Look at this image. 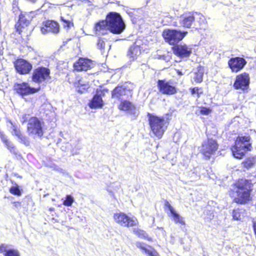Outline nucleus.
Wrapping results in <instances>:
<instances>
[{
	"label": "nucleus",
	"instance_id": "1",
	"mask_svg": "<svg viewBox=\"0 0 256 256\" xmlns=\"http://www.w3.org/2000/svg\"><path fill=\"white\" fill-rule=\"evenodd\" d=\"M148 117L151 132L158 139H160L169 125L172 115L168 113L162 116L148 113Z\"/></svg>",
	"mask_w": 256,
	"mask_h": 256
},
{
	"label": "nucleus",
	"instance_id": "2",
	"mask_svg": "<svg viewBox=\"0 0 256 256\" xmlns=\"http://www.w3.org/2000/svg\"><path fill=\"white\" fill-rule=\"evenodd\" d=\"M252 184L248 180L241 179L236 184L231 194L234 201L238 204H245L250 200Z\"/></svg>",
	"mask_w": 256,
	"mask_h": 256
},
{
	"label": "nucleus",
	"instance_id": "3",
	"mask_svg": "<svg viewBox=\"0 0 256 256\" xmlns=\"http://www.w3.org/2000/svg\"><path fill=\"white\" fill-rule=\"evenodd\" d=\"M110 32L114 34H120L125 29L126 25L121 17L118 13L110 12L106 16Z\"/></svg>",
	"mask_w": 256,
	"mask_h": 256
},
{
	"label": "nucleus",
	"instance_id": "4",
	"mask_svg": "<svg viewBox=\"0 0 256 256\" xmlns=\"http://www.w3.org/2000/svg\"><path fill=\"white\" fill-rule=\"evenodd\" d=\"M249 136H238L236 140L235 145L232 148L234 156L236 158H242L246 152L250 150Z\"/></svg>",
	"mask_w": 256,
	"mask_h": 256
},
{
	"label": "nucleus",
	"instance_id": "5",
	"mask_svg": "<svg viewBox=\"0 0 256 256\" xmlns=\"http://www.w3.org/2000/svg\"><path fill=\"white\" fill-rule=\"evenodd\" d=\"M186 34V32L166 29L162 32V36L166 42L171 45H174L182 40Z\"/></svg>",
	"mask_w": 256,
	"mask_h": 256
},
{
	"label": "nucleus",
	"instance_id": "6",
	"mask_svg": "<svg viewBox=\"0 0 256 256\" xmlns=\"http://www.w3.org/2000/svg\"><path fill=\"white\" fill-rule=\"evenodd\" d=\"M42 122L36 117H32L28 120V132L30 134L36 138H41L44 134Z\"/></svg>",
	"mask_w": 256,
	"mask_h": 256
},
{
	"label": "nucleus",
	"instance_id": "7",
	"mask_svg": "<svg viewBox=\"0 0 256 256\" xmlns=\"http://www.w3.org/2000/svg\"><path fill=\"white\" fill-rule=\"evenodd\" d=\"M218 146V144L215 140L208 139L203 142L200 152L206 158L209 159L217 151Z\"/></svg>",
	"mask_w": 256,
	"mask_h": 256
},
{
	"label": "nucleus",
	"instance_id": "8",
	"mask_svg": "<svg viewBox=\"0 0 256 256\" xmlns=\"http://www.w3.org/2000/svg\"><path fill=\"white\" fill-rule=\"evenodd\" d=\"M114 218L116 223L124 227L134 226H136L138 223L136 218L129 217L122 212L114 214Z\"/></svg>",
	"mask_w": 256,
	"mask_h": 256
},
{
	"label": "nucleus",
	"instance_id": "9",
	"mask_svg": "<svg viewBox=\"0 0 256 256\" xmlns=\"http://www.w3.org/2000/svg\"><path fill=\"white\" fill-rule=\"evenodd\" d=\"M158 87L160 92L162 94L172 95L176 92V84L171 80H158Z\"/></svg>",
	"mask_w": 256,
	"mask_h": 256
},
{
	"label": "nucleus",
	"instance_id": "10",
	"mask_svg": "<svg viewBox=\"0 0 256 256\" xmlns=\"http://www.w3.org/2000/svg\"><path fill=\"white\" fill-rule=\"evenodd\" d=\"M50 70L48 68L44 67H39L34 70L32 80L33 82L40 83L50 80Z\"/></svg>",
	"mask_w": 256,
	"mask_h": 256
},
{
	"label": "nucleus",
	"instance_id": "11",
	"mask_svg": "<svg viewBox=\"0 0 256 256\" xmlns=\"http://www.w3.org/2000/svg\"><path fill=\"white\" fill-rule=\"evenodd\" d=\"M250 78L249 74L246 72H243L236 76L234 87L236 90H246L250 84Z\"/></svg>",
	"mask_w": 256,
	"mask_h": 256
},
{
	"label": "nucleus",
	"instance_id": "12",
	"mask_svg": "<svg viewBox=\"0 0 256 256\" xmlns=\"http://www.w3.org/2000/svg\"><path fill=\"white\" fill-rule=\"evenodd\" d=\"M14 87L16 92L22 96L29 94L36 93L40 89V86L38 88H31L30 86L26 82L16 84H14Z\"/></svg>",
	"mask_w": 256,
	"mask_h": 256
},
{
	"label": "nucleus",
	"instance_id": "13",
	"mask_svg": "<svg viewBox=\"0 0 256 256\" xmlns=\"http://www.w3.org/2000/svg\"><path fill=\"white\" fill-rule=\"evenodd\" d=\"M246 61L242 58H232L228 61V65L234 72H238L241 70L246 64Z\"/></svg>",
	"mask_w": 256,
	"mask_h": 256
},
{
	"label": "nucleus",
	"instance_id": "14",
	"mask_svg": "<svg viewBox=\"0 0 256 256\" xmlns=\"http://www.w3.org/2000/svg\"><path fill=\"white\" fill-rule=\"evenodd\" d=\"M40 32L46 34L48 32L57 34L60 32L59 24L53 20H48L43 22L42 26L40 28Z\"/></svg>",
	"mask_w": 256,
	"mask_h": 256
},
{
	"label": "nucleus",
	"instance_id": "15",
	"mask_svg": "<svg viewBox=\"0 0 256 256\" xmlns=\"http://www.w3.org/2000/svg\"><path fill=\"white\" fill-rule=\"evenodd\" d=\"M14 66L18 72L22 74L29 73L32 69V64L24 59L16 60Z\"/></svg>",
	"mask_w": 256,
	"mask_h": 256
},
{
	"label": "nucleus",
	"instance_id": "16",
	"mask_svg": "<svg viewBox=\"0 0 256 256\" xmlns=\"http://www.w3.org/2000/svg\"><path fill=\"white\" fill-rule=\"evenodd\" d=\"M94 66V64L92 60L87 58H80L74 64V70L79 72L86 71L92 68Z\"/></svg>",
	"mask_w": 256,
	"mask_h": 256
},
{
	"label": "nucleus",
	"instance_id": "17",
	"mask_svg": "<svg viewBox=\"0 0 256 256\" xmlns=\"http://www.w3.org/2000/svg\"><path fill=\"white\" fill-rule=\"evenodd\" d=\"M174 53L180 58L188 57L192 54V48L186 44H178L173 48Z\"/></svg>",
	"mask_w": 256,
	"mask_h": 256
},
{
	"label": "nucleus",
	"instance_id": "18",
	"mask_svg": "<svg viewBox=\"0 0 256 256\" xmlns=\"http://www.w3.org/2000/svg\"><path fill=\"white\" fill-rule=\"evenodd\" d=\"M165 206L167 207L170 212V216H171L172 220L176 224H180L182 225L185 224V222L184 218L180 216L178 213L176 212L175 209L170 205V204L166 201L164 204Z\"/></svg>",
	"mask_w": 256,
	"mask_h": 256
},
{
	"label": "nucleus",
	"instance_id": "19",
	"mask_svg": "<svg viewBox=\"0 0 256 256\" xmlns=\"http://www.w3.org/2000/svg\"><path fill=\"white\" fill-rule=\"evenodd\" d=\"M195 18L193 14L186 13L179 18V22L184 28H190L192 24L194 22Z\"/></svg>",
	"mask_w": 256,
	"mask_h": 256
},
{
	"label": "nucleus",
	"instance_id": "20",
	"mask_svg": "<svg viewBox=\"0 0 256 256\" xmlns=\"http://www.w3.org/2000/svg\"><path fill=\"white\" fill-rule=\"evenodd\" d=\"M95 33L98 36L104 35L110 32L108 22L106 20H102L96 23L94 26Z\"/></svg>",
	"mask_w": 256,
	"mask_h": 256
},
{
	"label": "nucleus",
	"instance_id": "21",
	"mask_svg": "<svg viewBox=\"0 0 256 256\" xmlns=\"http://www.w3.org/2000/svg\"><path fill=\"white\" fill-rule=\"evenodd\" d=\"M136 247L140 248L142 251L148 256H160L158 252L152 246L142 242H136Z\"/></svg>",
	"mask_w": 256,
	"mask_h": 256
},
{
	"label": "nucleus",
	"instance_id": "22",
	"mask_svg": "<svg viewBox=\"0 0 256 256\" xmlns=\"http://www.w3.org/2000/svg\"><path fill=\"white\" fill-rule=\"evenodd\" d=\"M0 254L4 256H20L19 252L17 250L10 248V246L3 244L0 245Z\"/></svg>",
	"mask_w": 256,
	"mask_h": 256
},
{
	"label": "nucleus",
	"instance_id": "23",
	"mask_svg": "<svg viewBox=\"0 0 256 256\" xmlns=\"http://www.w3.org/2000/svg\"><path fill=\"white\" fill-rule=\"evenodd\" d=\"M130 91L124 86H118L112 92V97L121 98L126 96L130 95Z\"/></svg>",
	"mask_w": 256,
	"mask_h": 256
},
{
	"label": "nucleus",
	"instance_id": "24",
	"mask_svg": "<svg viewBox=\"0 0 256 256\" xmlns=\"http://www.w3.org/2000/svg\"><path fill=\"white\" fill-rule=\"evenodd\" d=\"M8 122L10 124V128L12 129V134L16 136L22 142L26 144L28 142L26 138L21 134L19 128L14 124L10 120Z\"/></svg>",
	"mask_w": 256,
	"mask_h": 256
},
{
	"label": "nucleus",
	"instance_id": "25",
	"mask_svg": "<svg viewBox=\"0 0 256 256\" xmlns=\"http://www.w3.org/2000/svg\"><path fill=\"white\" fill-rule=\"evenodd\" d=\"M118 108L120 110L130 111V112L134 110L136 107L131 102L128 100H124L120 104Z\"/></svg>",
	"mask_w": 256,
	"mask_h": 256
},
{
	"label": "nucleus",
	"instance_id": "26",
	"mask_svg": "<svg viewBox=\"0 0 256 256\" xmlns=\"http://www.w3.org/2000/svg\"><path fill=\"white\" fill-rule=\"evenodd\" d=\"M0 137L10 152L14 154H16L17 150L14 146L13 144L11 142L9 141L2 133H0Z\"/></svg>",
	"mask_w": 256,
	"mask_h": 256
},
{
	"label": "nucleus",
	"instance_id": "27",
	"mask_svg": "<svg viewBox=\"0 0 256 256\" xmlns=\"http://www.w3.org/2000/svg\"><path fill=\"white\" fill-rule=\"evenodd\" d=\"M102 105V100L101 96L98 94V92H97L96 94L94 96L90 104V106L91 108H100Z\"/></svg>",
	"mask_w": 256,
	"mask_h": 256
},
{
	"label": "nucleus",
	"instance_id": "28",
	"mask_svg": "<svg viewBox=\"0 0 256 256\" xmlns=\"http://www.w3.org/2000/svg\"><path fill=\"white\" fill-rule=\"evenodd\" d=\"M60 20L64 28L67 31L74 26L72 20L70 17L68 16H62Z\"/></svg>",
	"mask_w": 256,
	"mask_h": 256
},
{
	"label": "nucleus",
	"instance_id": "29",
	"mask_svg": "<svg viewBox=\"0 0 256 256\" xmlns=\"http://www.w3.org/2000/svg\"><path fill=\"white\" fill-rule=\"evenodd\" d=\"M140 54V46L136 45L131 46L128 50V56L133 60L137 58Z\"/></svg>",
	"mask_w": 256,
	"mask_h": 256
},
{
	"label": "nucleus",
	"instance_id": "30",
	"mask_svg": "<svg viewBox=\"0 0 256 256\" xmlns=\"http://www.w3.org/2000/svg\"><path fill=\"white\" fill-rule=\"evenodd\" d=\"M204 71V67L200 66L197 68L194 76V79L196 82H201L202 81Z\"/></svg>",
	"mask_w": 256,
	"mask_h": 256
},
{
	"label": "nucleus",
	"instance_id": "31",
	"mask_svg": "<svg viewBox=\"0 0 256 256\" xmlns=\"http://www.w3.org/2000/svg\"><path fill=\"white\" fill-rule=\"evenodd\" d=\"M97 46L98 48L103 52L106 50H109L110 48V46L109 44H106V42L101 38L98 39L97 42Z\"/></svg>",
	"mask_w": 256,
	"mask_h": 256
},
{
	"label": "nucleus",
	"instance_id": "32",
	"mask_svg": "<svg viewBox=\"0 0 256 256\" xmlns=\"http://www.w3.org/2000/svg\"><path fill=\"white\" fill-rule=\"evenodd\" d=\"M30 19L26 18V16L21 14L20 16L18 24L22 28L28 26L30 22Z\"/></svg>",
	"mask_w": 256,
	"mask_h": 256
},
{
	"label": "nucleus",
	"instance_id": "33",
	"mask_svg": "<svg viewBox=\"0 0 256 256\" xmlns=\"http://www.w3.org/2000/svg\"><path fill=\"white\" fill-rule=\"evenodd\" d=\"M74 202L73 197L70 195H67L66 200L64 202L63 204L65 206H70L72 205Z\"/></svg>",
	"mask_w": 256,
	"mask_h": 256
},
{
	"label": "nucleus",
	"instance_id": "34",
	"mask_svg": "<svg viewBox=\"0 0 256 256\" xmlns=\"http://www.w3.org/2000/svg\"><path fill=\"white\" fill-rule=\"evenodd\" d=\"M10 192L11 194L16 195V196H20L21 192L19 189L18 186L16 184V186H13L10 188Z\"/></svg>",
	"mask_w": 256,
	"mask_h": 256
},
{
	"label": "nucleus",
	"instance_id": "35",
	"mask_svg": "<svg viewBox=\"0 0 256 256\" xmlns=\"http://www.w3.org/2000/svg\"><path fill=\"white\" fill-rule=\"evenodd\" d=\"M191 93L192 95H196V97L199 98L200 95L202 93V90L201 88L196 87L191 90Z\"/></svg>",
	"mask_w": 256,
	"mask_h": 256
},
{
	"label": "nucleus",
	"instance_id": "36",
	"mask_svg": "<svg viewBox=\"0 0 256 256\" xmlns=\"http://www.w3.org/2000/svg\"><path fill=\"white\" fill-rule=\"evenodd\" d=\"M134 232L136 236L140 238H146V234L144 230H134Z\"/></svg>",
	"mask_w": 256,
	"mask_h": 256
},
{
	"label": "nucleus",
	"instance_id": "37",
	"mask_svg": "<svg viewBox=\"0 0 256 256\" xmlns=\"http://www.w3.org/2000/svg\"><path fill=\"white\" fill-rule=\"evenodd\" d=\"M242 164L244 167L246 168L247 169L252 168L254 164L253 160H248L243 162Z\"/></svg>",
	"mask_w": 256,
	"mask_h": 256
},
{
	"label": "nucleus",
	"instance_id": "38",
	"mask_svg": "<svg viewBox=\"0 0 256 256\" xmlns=\"http://www.w3.org/2000/svg\"><path fill=\"white\" fill-rule=\"evenodd\" d=\"M233 218L236 220H239L241 219L240 214L238 210H234Z\"/></svg>",
	"mask_w": 256,
	"mask_h": 256
},
{
	"label": "nucleus",
	"instance_id": "39",
	"mask_svg": "<svg viewBox=\"0 0 256 256\" xmlns=\"http://www.w3.org/2000/svg\"><path fill=\"white\" fill-rule=\"evenodd\" d=\"M29 118V114H25L23 115L22 118V122H24L26 121H27L28 118Z\"/></svg>",
	"mask_w": 256,
	"mask_h": 256
},
{
	"label": "nucleus",
	"instance_id": "40",
	"mask_svg": "<svg viewBox=\"0 0 256 256\" xmlns=\"http://www.w3.org/2000/svg\"><path fill=\"white\" fill-rule=\"evenodd\" d=\"M13 204L15 207L18 208V207L20 206V203L18 202H14Z\"/></svg>",
	"mask_w": 256,
	"mask_h": 256
},
{
	"label": "nucleus",
	"instance_id": "41",
	"mask_svg": "<svg viewBox=\"0 0 256 256\" xmlns=\"http://www.w3.org/2000/svg\"><path fill=\"white\" fill-rule=\"evenodd\" d=\"M198 16H199L200 19L202 20V22H204L205 20H204V16H203L200 15V14H198Z\"/></svg>",
	"mask_w": 256,
	"mask_h": 256
},
{
	"label": "nucleus",
	"instance_id": "42",
	"mask_svg": "<svg viewBox=\"0 0 256 256\" xmlns=\"http://www.w3.org/2000/svg\"><path fill=\"white\" fill-rule=\"evenodd\" d=\"M200 112H208L206 108H203L200 110Z\"/></svg>",
	"mask_w": 256,
	"mask_h": 256
},
{
	"label": "nucleus",
	"instance_id": "43",
	"mask_svg": "<svg viewBox=\"0 0 256 256\" xmlns=\"http://www.w3.org/2000/svg\"><path fill=\"white\" fill-rule=\"evenodd\" d=\"M82 86H84V89L88 88V84H83Z\"/></svg>",
	"mask_w": 256,
	"mask_h": 256
},
{
	"label": "nucleus",
	"instance_id": "44",
	"mask_svg": "<svg viewBox=\"0 0 256 256\" xmlns=\"http://www.w3.org/2000/svg\"><path fill=\"white\" fill-rule=\"evenodd\" d=\"M2 54V50L0 48V55Z\"/></svg>",
	"mask_w": 256,
	"mask_h": 256
},
{
	"label": "nucleus",
	"instance_id": "45",
	"mask_svg": "<svg viewBox=\"0 0 256 256\" xmlns=\"http://www.w3.org/2000/svg\"><path fill=\"white\" fill-rule=\"evenodd\" d=\"M50 210L51 211H52V210H54V208H50Z\"/></svg>",
	"mask_w": 256,
	"mask_h": 256
},
{
	"label": "nucleus",
	"instance_id": "46",
	"mask_svg": "<svg viewBox=\"0 0 256 256\" xmlns=\"http://www.w3.org/2000/svg\"><path fill=\"white\" fill-rule=\"evenodd\" d=\"M178 73L179 74H182V72H178Z\"/></svg>",
	"mask_w": 256,
	"mask_h": 256
},
{
	"label": "nucleus",
	"instance_id": "47",
	"mask_svg": "<svg viewBox=\"0 0 256 256\" xmlns=\"http://www.w3.org/2000/svg\"><path fill=\"white\" fill-rule=\"evenodd\" d=\"M204 114H207L208 113H206V112H204L203 113Z\"/></svg>",
	"mask_w": 256,
	"mask_h": 256
}]
</instances>
